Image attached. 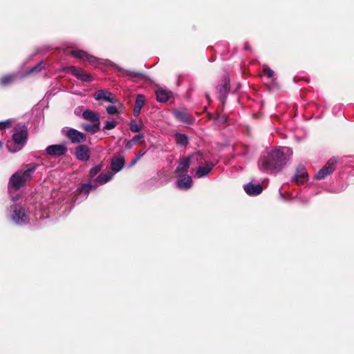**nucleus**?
I'll use <instances>...</instances> for the list:
<instances>
[{"mask_svg":"<svg viewBox=\"0 0 354 354\" xmlns=\"http://www.w3.org/2000/svg\"><path fill=\"white\" fill-rule=\"evenodd\" d=\"M93 97L97 101L111 102V92L106 90H98L93 94Z\"/></svg>","mask_w":354,"mask_h":354,"instance_id":"5701e85b","label":"nucleus"},{"mask_svg":"<svg viewBox=\"0 0 354 354\" xmlns=\"http://www.w3.org/2000/svg\"><path fill=\"white\" fill-rule=\"evenodd\" d=\"M177 185L181 189H188L192 185V179L188 175L179 176V179L177 180Z\"/></svg>","mask_w":354,"mask_h":354,"instance_id":"412c9836","label":"nucleus"},{"mask_svg":"<svg viewBox=\"0 0 354 354\" xmlns=\"http://www.w3.org/2000/svg\"><path fill=\"white\" fill-rule=\"evenodd\" d=\"M28 140V131L25 125H18L13 130L12 138L8 140L6 147L10 153H16L20 151L26 144Z\"/></svg>","mask_w":354,"mask_h":354,"instance_id":"7ed1b4c3","label":"nucleus"},{"mask_svg":"<svg viewBox=\"0 0 354 354\" xmlns=\"http://www.w3.org/2000/svg\"><path fill=\"white\" fill-rule=\"evenodd\" d=\"M214 165L211 162H207L204 166H200L196 171L195 177L201 178L207 176L212 171Z\"/></svg>","mask_w":354,"mask_h":354,"instance_id":"6ab92c4d","label":"nucleus"},{"mask_svg":"<svg viewBox=\"0 0 354 354\" xmlns=\"http://www.w3.org/2000/svg\"><path fill=\"white\" fill-rule=\"evenodd\" d=\"M227 89H228L227 80L225 79L223 85L222 86H221V88H220V91L225 93L227 92Z\"/></svg>","mask_w":354,"mask_h":354,"instance_id":"c9c22d12","label":"nucleus"},{"mask_svg":"<svg viewBox=\"0 0 354 354\" xmlns=\"http://www.w3.org/2000/svg\"><path fill=\"white\" fill-rule=\"evenodd\" d=\"M105 129H111V121H107L105 125Z\"/></svg>","mask_w":354,"mask_h":354,"instance_id":"58836bf2","label":"nucleus"},{"mask_svg":"<svg viewBox=\"0 0 354 354\" xmlns=\"http://www.w3.org/2000/svg\"><path fill=\"white\" fill-rule=\"evenodd\" d=\"M82 118L91 123L100 124L98 113L90 109H86L82 113Z\"/></svg>","mask_w":354,"mask_h":354,"instance_id":"4be33fe9","label":"nucleus"},{"mask_svg":"<svg viewBox=\"0 0 354 354\" xmlns=\"http://www.w3.org/2000/svg\"><path fill=\"white\" fill-rule=\"evenodd\" d=\"M71 55L77 59H80L84 62H88L91 65L95 66L97 62V59L87 53L86 51L82 50H75L71 51Z\"/></svg>","mask_w":354,"mask_h":354,"instance_id":"ddd939ff","label":"nucleus"},{"mask_svg":"<svg viewBox=\"0 0 354 354\" xmlns=\"http://www.w3.org/2000/svg\"><path fill=\"white\" fill-rule=\"evenodd\" d=\"M125 159L124 155L119 153L112 158V174L120 171L124 166Z\"/></svg>","mask_w":354,"mask_h":354,"instance_id":"dca6fc26","label":"nucleus"},{"mask_svg":"<svg viewBox=\"0 0 354 354\" xmlns=\"http://www.w3.org/2000/svg\"><path fill=\"white\" fill-rule=\"evenodd\" d=\"M16 78V75L14 74H8L0 79V84L1 86H7L11 84Z\"/></svg>","mask_w":354,"mask_h":354,"instance_id":"a878e982","label":"nucleus"},{"mask_svg":"<svg viewBox=\"0 0 354 354\" xmlns=\"http://www.w3.org/2000/svg\"><path fill=\"white\" fill-rule=\"evenodd\" d=\"M75 156L79 160H88L90 158V153L88 147L84 145L77 146L75 149Z\"/></svg>","mask_w":354,"mask_h":354,"instance_id":"f3484780","label":"nucleus"},{"mask_svg":"<svg viewBox=\"0 0 354 354\" xmlns=\"http://www.w3.org/2000/svg\"><path fill=\"white\" fill-rule=\"evenodd\" d=\"M145 153L146 152L145 151H140L139 152V154L138 156H136V158H138L139 160L141 157H142L145 154Z\"/></svg>","mask_w":354,"mask_h":354,"instance_id":"4c0bfd02","label":"nucleus"},{"mask_svg":"<svg viewBox=\"0 0 354 354\" xmlns=\"http://www.w3.org/2000/svg\"><path fill=\"white\" fill-rule=\"evenodd\" d=\"M244 190L250 196H257L262 192L263 188L259 184L250 183L244 185Z\"/></svg>","mask_w":354,"mask_h":354,"instance_id":"aec40b11","label":"nucleus"},{"mask_svg":"<svg viewBox=\"0 0 354 354\" xmlns=\"http://www.w3.org/2000/svg\"><path fill=\"white\" fill-rule=\"evenodd\" d=\"M113 72L117 73L119 75L127 76L132 79H143L145 77V75L142 73L126 71L112 63V73Z\"/></svg>","mask_w":354,"mask_h":354,"instance_id":"4468645a","label":"nucleus"},{"mask_svg":"<svg viewBox=\"0 0 354 354\" xmlns=\"http://www.w3.org/2000/svg\"><path fill=\"white\" fill-rule=\"evenodd\" d=\"M106 109L107 113L109 114H111V105L106 106Z\"/></svg>","mask_w":354,"mask_h":354,"instance_id":"ea45409f","label":"nucleus"},{"mask_svg":"<svg viewBox=\"0 0 354 354\" xmlns=\"http://www.w3.org/2000/svg\"><path fill=\"white\" fill-rule=\"evenodd\" d=\"M263 72L268 77H272L274 76V71L272 69H270V68H269L268 67H264L263 70Z\"/></svg>","mask_w":354,"mask_h":354,"instance_id":"72a5a7b5","label":"nucleus"},{"mask_svg":"<svg viewBox=\"0 0 354 354\" xmlns=\"http://www.w3.org/2000/svg\"><path fill=\"white\" fill-rule=\"evenodd\" d=\"M2 146H3V144H2L1 141H0V149L2 147Z\"/></svg>","mask_w":354,"mask_h":354,"instance_id":"c03bdc74","label":"nucleus"},{"mask_svg":"<svg viewBox=\"0 0 354 354\" xmlns=\"http://www.w3.org/2000/svg\"><path fill=\"white\" fill-rule=\"evenodd\" d=\"M79 113H80V111H78V109H76L75 110V113L76 115H78V114H79Z\"/></svg>","mask_w":354,"mask_h":354,"instance_id":"79ce46f5","label":"nucleus"},{"mask_svg":"<svg viewBox=\"0 0 354 354\" xmlns=\"http://www.w3.org/2000/svg\"><path fill=\"white\" fill-rule=\"evenodd\" d=\"M110 179V173H102L96 178L89 179L88 183L81 184L76 190L77 196L75 198V201H79V198H80V201L86 199L90 192L95 189L100 185L106 183Z\"/></svg>","mask_w":354,"mask_h":354,"instance_id":"f03ea898","label":"nucleus"},{"mask_svg":"<svg viewBox=\"0 0 354 354\" xmlns=\"http://www.w3.org/2000/svg\"><path fill=\"white\" fill-rule=\"evenodd\" d=\"M67 150V147L65 144L52 145L46 148L47 154L55 157L64 155Z\"/></svg>","mask_w":354,"mask_h":354,"instance_id":"f8f14e48","label":"nucleus"},{"mask_svg":"<svg viewBox=\"0 0 354 354\" xmlns=\"http://www.w3.org/2000/svg\"><path fill=\"white\" fill-rule=\"evenodd\" d=\"M144 136L143 134H139L136 136H134L131 140L126 142V148L131 149L134 144H136L137 142L140 141L141 142H144Z\"/></svg>","mask_w":354,"mask_h":354,"instance_id":"393cba45","label":"nucleus"},{"mask_svg":"<svg viewBox=\"0 0 354 354\" xmlns=\"http://www.w3.org/2000/svg\"><path fill=\"white\" fill-rule=\"evenodd\" d=\"M292 154L288 147L265 151L258 162L259 169L268 174H277L286 165Z\"/></svg>","mask_w":354,"mask_h":354,"instance_id":"f257e3e1","label":"nucleus"},{"mask_svg":"<svg viewBox=\"0 0 354 354\" xmlns=\"http://www.w3.org/2000/svg\"><path fill=\"white\" fill-rule=\"evenodd\" d=\"M130 130L133 133H138L143 128V124L142 122L136 123L131 122L129 124Z\"/></svg>","mask_w":354,"mask_h":354,"instance_id":"c756f323","label":"nucleus"},{"mask_svg":"<svg viewBox=\"0 0 354 354\" xmlns=\"http://www.w3.org/2000/svg\"><path fill=\"white\" fill-rule=\"evenodd\" d=\"M10 218L18 225H23L28 223L32 217L30 214L27 212L26 209L17 205L10 206Z\"/></svg>","mask_w":354,"mask_h":354,"instance_id":"39448f33","label":"nucleus"},{"mask_svg":"<svg viewBox=\"0 0 354 354\" xmlns=\"http://www.w3.org/2000/svg\"><path fill=\"white\" fill-rule=\"evenodd\" d=\"M227 117L223 114V115H219L217 116L216 118V121L218 122V123H224L227 121Z\"/></svg>","mask_w":354,"mask_h":354,"instance_id":"f704fd0d","label":"nucleus"},{"mask_svg":"<svg viewBox=\"0 0 354 354\" xmlns=\"http://www.w3.org/2000/svg\"><path fill=\"white\" fill-rule=\"evenodd\" d=\"M174 115L177 119L183 122H187L188 115L186 113L182 111H175Z\"/></svg>","mask_w":354,"mask_h":354,"instance_id":"2f4dec72","label":"nucleus"},{"mask_svg":"<svg viewBox=\"0 0 354 354\" xmlns=\"http://www.w3.org/2000/svg\"><path fill=\"white\" fill-rule=\"evenodd\" d=\"M45 66H46V63L45 62H40L36 66H35L34 67L30 68L26 72V75L38 73V72L41 71L43 68H44Z\"/></svg>","mask_w":354,"mask_h":354,"instance_id":"cd10ccee","label":"nucleus"},{"mask_svg":"<svg viewBox=\"0 0 354 354\" xmlns=\"http://www.w3.org/2000/svg\"><path fill=\"white\" fill-rule=\"evenodd\" d=\"M14 120L12 119L0 122V129H6L10 128Z\"/></svg>","mask_w":354,"mask_h":354,"instance_id":"473e14b6","label":"nucleus"},{"mask_svg":"<svg viewBox=\"0 0 354 354\" xmlns=\"http://www.w3.org/2000/svg\"><path fill=\"white\" fill-rule=\"evenodd\" d=\"M115 126V123L112 120V124H111V127H112V129Z\"/></svg>","mask_w":354,"mask_h":354,"instance_id":"37998d69","label":"nucleus"},{"mask_svg":"<svg viewBox=\"0 0 354 354\" xmlns=\"http://www.w3.org/2000/svg\"><path fill=\"white\" fill-rule=\"evenodd\" d=\"M64 71L71 73L77 79L83 82H91L93 80V77L90 74L86 73L82 68L76 66H68L64 69Z\"/></svg>","mask_w":354,"mask_h":354,"instance_id":"9d476101","label":"nucleus"},{"mask_svg":"<svg viewBox=\"0 0 354 354\" xmlns=\"http://www.w3.org/2000/svg\"><path fill=\"white\" fill-rule=\"evenodd\" d=\"M64 132L66 136L73 143H80L84 142L86 139V136L83 133L75 129L66 128V129H64Z\"/></svg>","mask_w":354,"mask_h":354,"instance_id":"9b49d317","label":"nucleus"},{"mask_svg":"<svg viewBox=\"0 0 354 354\" xmlns=\"http://www.w3.org/2000/svg\"><path fill=\"white\" fill-rule=\"evenodd\" d=\"M203 159V156L200 153H196L189 157L182 158L176 169V173L178 176L185 175L184 174L187 171L190 165L195 162H201Z\"/></svg>","mask_w":354,"mask_h":354,"instance_id":"423d86ee","label":"nucleus"},{"mask_svg":"<svg viewBox=\"0 0 354 354\" xmlns=\"http://www.w3.org/2000/svg\"><path fill=\"white\" fill-rule=\"evenodd\" d=\"M337 164L335 158H332L328 160L324 167H322L315 176L317 180L325 178L328 175H330L335 170Z\"/></svg>","mask_w":354,"mask_h":354,"instance_id":"0eeeda50","label":"nucleus"},{"mask_svg":"<svg viewBox=\"0 0 354 354\" xmlns=\"http://www.w3.org/2000/svg\"><path fill=\"white\" fill-rule=\"evenodd\" d=\"M64 71L71 73L77 79L83 82H91L93 80V77L90 74L86 73L82 68L76 66H68L64 69Z\"/></svg>","mask_w":354,"mask_h":354,"instance_id":"1a4fd4ad","label":"nucleus"},{"mask_svg":"<svg viewBox=\"0 0 354 354\" xmlns=\"http://www.w3.org/2000/svg\"><path fill=\"white\" fill-rule=\"evenodd\" d=\"M145 102V97L143 95H138L136 97L135 106L133 108V113L136 116L138 115L140 110Z\"/></svg>","mask_w":354,"mask_h":354,"instance_id":"b1692460","label":"nucleus"},{"mask_svg":"<svg viewBox=\"0 0 354 354\" xmlns=\"http://www.w3.org/2000/svg\"><path fill=\"white\" fill-rule=\"evenodd\" d=\"M64 71L71 73L77 79L83 82H91L93 80V77L90 74L86 73L82 68L76 66H68L64 69Z\"/></svg>","mask_w":354,"mask_h":354,"instance_id":"6e6552de","label":"nucleus"},{"mask_svg":"<svg viewBox=\"0 0 354 354\" xmlns=\"http://www.w3.org/2000/svg\"><path fill=\"white\" fill-rule=\"evenodd\" d=\"M138 158L136 157L133 160H132L131 161L129 166L130 167L133 166L138 162Z\"/></svg>","mask_w":354,"mask_h":354,"instance_id":"e433bc0d","label":"nucleus"},{"mask_svg":"<svg viewBox=\"0 0 354 354\" xmlns=\"http://www.w3.org/2000/svg\"><path fill=\"white\" fill-rule=\"evenodd\" d=\"M37 165H27L25 170H19L15 173L10 179L9 186L16 189L24 185L29 180L37 169Z\"/></svg>","mask_w":354,"mask_h":354,"instance_id":"20e7f679","label":"nucleus"},{"mask_svg":"<svg viewBox=\"0 0 354 354\" xmlns=\"http://www.w3.org/2000/svg\"><path fill=\"white\" fill-rule=\"evenodd\" d=\"M308 179L307 170L304 166H299L297 169L295 175L292 180L297 185H301L306 183Z\"/></svg>","mask_w":354,"mask_h":354,"instance_id":"2eb2a0df","label":"nucleus"},{"mask_svg":"<svg viewBox=\"0 0 354 354\" xmlns=\"http://www.w3.org/2000/svg\"><path fill=\"white\" fill-rule=\"evenodd\" d=\"M156 94L157 100L160 102H166L172 97V93L163 87L158 88Z\"/></svg>","mask_w":354,"mask_h":354,"instance_id":"a211bd4d","label":"nucleus"},{"mask_svg":"<svg viewBox=\"0 0 354 354\" xmlns=\"http://www.w3.org/2000/svg\"><path fill=\"white\" fill-rule=\"evenodd\" d=\"M102 165H97L91 169L88 174L89 179H93L102 170Z\"/></svg>","mask_w":354,"mask_h":354,"instance_id":"7c9ffc66","label":"nucleus"},{"mask_svg":"<svg viewBox=\"0 0 354 354\" xmlns=\"http://www.w3.org/2000/svg\"><path fill=\"white\" fill-rule=\"evenodd\" d=\"M176 142L180 145H186L188 142L187 137L181 133H176L175 135Z\"/></svg>","mask_w":354,"mask_h":354,"instance_id":"c85d7f7f","label":"nucleus"},{"mask_svg":"<svg viewBox=\"0 0 354 354\" xmlns=\"http://www.w3.org/2000/svg\"><path fill=\"white\" fill-rule=\"evenodd\" d=\"M100 124L97 123L86 124L83 125V129L90 133H96L100 129Z\"/></svg>","mask_w":354,"mask_h":354,"instance_id":"bb28decb","label":"nucleus"},{"mask_svg":"<svg viewBox=\"0 0 354 354\" xmlns=\"http://www.w3.org/2000/svg\"><path fill=\"white\" fill-rule=\"evenodd\" d=\"M111 110H112V115L117 111L116 108L114 107L113 106H112Z\"/></svg>","mask_w":354,"mask_h":354,"instance_id":"a19ab883","label":"nucleus"}]
</instances>
